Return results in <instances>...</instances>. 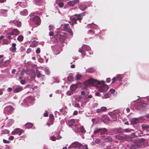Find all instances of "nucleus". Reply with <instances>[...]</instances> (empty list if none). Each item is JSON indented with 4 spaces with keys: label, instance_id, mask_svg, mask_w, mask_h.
Segmentation results:
<instances>
[{
    "label": "nucleus",
    "instance_id": "nucleus-1",
    "mask_svg": "<svg viewBox=\"0 0 149 149\" xmlns=\"http://www.w3.org/2000/svg\"><path fill=\"white\" fill-rule=\"evenodd\" d=\"M101 83H104V82L102 81H97L96 79L91 78L86 81L85 85L87 86H96L97 87L98 85H100L101 84Z\"/></svg>",
    "mask_w": 149,
    "mask_h": 149
},
{
    "label": "nucleus",
    "instance_id": "nucleus-2",
    "mask_svg": "<svg viewBox=\"0 0 149 149\" xmlns=\"http://www.w3.org/2000/svg\"><path fill=\"white\" fill-rule=\"evenodd\" d=\"M20 33L19 31L17 29H13L11 31L7 33L6 36V38L8 39L11 40L13 38L12 36H17L19 35Z\"/></svg>",
    "mask_w": 149,
    "mask_h": 149
},
{
    "label": "nucleus",
    "instance_id": "nucleus-3",
    "mask_svg": "<svg viewBox=\"0 0 149 149\" xmlns=\"http://www.w3.org/2000/svg\"><path fill=\"white\" fill-rule=\"evenodd\" d=\"M56 35L57 37H59L60 41L62 43H63L64 42L68 36L67 33L60 31L57 32Z\"/></svg>",
    "mask_w": 149,
    "mask_h": 149
},
{
    "label": "nucleus",
    "instance_id": "nucleus-4",
    "mask_svg": "<svg viewBox=\"0 0 149 149\" xmlns=\"http://www.w3.org/2000/svg\"><path fill=\"white\" fill-rule=\"evenodd\" d=\"M104 83H101L103 84L100 86H97V87L99 88V91L100 92H103L106 91L109 89V87L107 85L104 84Z\"/></svg>",
    "mask_w": 149,
    "mask_h": 149
},
{
    "label": "nucleus",
    "instance_id": "nucleus-5",
    "mask_svg": "<svg viewBox=\"0 0 149 149\" xmlns=\"http://www.w3.org/2000/svg\"><path fill=\"white\" fill-rule=\"evenodd\" d=\"M71 26L70 24H67L65 25L63 27V29L65 31L68 32L70 35H72L73 33L71 29Z\"/></svg>",
    "mask_w": 149,
    "mask_h": 149
},
{
    "label": "nucleus",
    "instance_id": "nucleus-6",
    "mask_svg": "<svg viewBox=\"0 0 149 149\" xmlns=\"http://www.w3.org/2000/svg\"><path fill=\"white\" fill-rule=\"evenodd\" d=\"M31 20L33 21L35 24L38 25H39L41 24V19L37 15L34 16L32 18Z\"/></svg>",
    "mask_w": 149,
    "mask_h": 149
},
{
    "label": "nucleus",
    "instance_id": "nucleus-7",
    "mask_svg": "<svg viewBox=\"0 0 149 149\" xmlns=\"http://www.w3.org/2000/svg\"><path fill=\"white\" fill-rule=\"evenodd\" d=\"M24 131L19 128H17L15 129L12 132L13 135L18 134L20 135L21 134L24 132Z\"/></svg>",
    "mask_w": 149,
    "mask_h": 149
},
{
    "label": "nucleus",
    "instance_id": "nucleus-8",
    "mask_svg": "<svg viewBox=\"0 0 149 149\" xmlns=\"http://www.w3.org/2000/svg\"><path fill=\"white\" fill-rule=\"evenodd\" d=\"M85 13H86V12H84L79 15H74V17L73 18V20H75V21H81L82 19L81 17L84 15H85Z\"/></svg>",
    "mask_w": 149,
    "mask_h": 149
},
{
    "label": "nucleus",
    "instance_id": "nucleus-9",
    "mask_svg": "<svg viewBox=\"0 0 149 149\" xmlns=\"http://www.w3.org/2000/svg\"><path fill=\"white\" fill-rule=\"evenodd\" d=\"M25 73L27 74H30L32 77H35V71L33 69H27L26 70Z\"/></svg>",
    "mask_w": 149,
    "mask_h": 149
},
{
    "label": "nucleus",
    "instance_id": "nucleus-10",
    "mask_svg": "<svg viewBox=\"0 0 149 149\" xmlns=\"http://www.w3.org/2000/svg\"><path fill=\"white\" fill-rule=\"evenodd\" d=\"M81 146H82V145L77 142H74L71 145V148H79V149H80Z\"/></svg>",
    "mask_w": 149,
    "mask_h": 149
},
{
    "label": "nucleus",
    "instance_id": "nucleus-11",
    "mask_svg": "<svg viewBox=\"0 0 149 149\" xmlns=\"http://www.w3.org/2000/svg\"><path fill=\"white\" fill-rule=\"evenodd\" d=\"M79 2V0H74L72 1H69L67 3L68 5L70 6H74L76 4L78 3Z\"/></svg>",
    "mask_w": 149,
    "mask_h": 149
},
{
    "label": "nucleus",
    "instance_id": "nucleus-12",
    "mask_svg": "<svg viewBox=\"0 0 149 149\" xmlns=\"http://www.w3.org/2000/svg\"><path fill=\"white\" fill-rule=\"evenodd\" d=\"M10 22L13 23L15 25L18 27H20L21 26V22L18 20H15L13 21H11Z\"/></svg>",
    "mask_w": 149,
    "mask_h": 149
},
{
    "label": "nucleus",
    "instance_id": "nucleus-13",
    "mask_svg": "<svg viewBox=\"0 0 149 149\" xmlns=\"http://www.w3.org/2000/svg\"><path fill=\"white\" fill-rule=\"evenodd\" d=\"M16 44L15 43H13L12 44V47L10 48V51L13 52H15L16 50Z\"/></svg>",
    "mask_w": 149,
    "mask_h": 149
},
{
    "label": "nucleus",
    "instance_id": "nucleus-14",
    "mask_svg": "<svg viewBox=\"0 0 149 149\" xmlns=\"http://www.w3.org/2000/svg\"><path fill=\"white\" fill-rule=\"evenodd\" d=\"M131 124L133 125L139 122L138 118H133L130 120Z\"/></svg>",
    "mask_w": 149,
    "mask_h": 149
},
{
    "label": "nucleus",
    "instance_id": "nucleus-15",
    "mask_svg": "<svg viewBox=\"0 0 149 149\" xmlns=\"http://www.w3.org/2000/svg\"><path fill=\"white\" fill-rule=\"evenodd\" d=\"M23 87L20 86H19L18 87L15 88L13 91L14 93H18L22 91L23 90Z\"/></svg>",
    "mask_w": 149,
    "mask_h": 149
},
{
    "label": "nucleus",
    "instance_id": "nucleus-16",
    "mask_svg": "<svg viewBox=\"0 0 149 149\" xmlns=\"http://www.w3.org/2000/svg\"><path fill=\"white\" fill-rule=\"evenodd\" d=\"M5 109L8 112L11 113L14 110V109L12 106H8L5 108Z\"/></svg>",
    "mask_w": 149,
    "mask_h": 149
},
{
    "label": "nucleus",
    "instance_id": "nucleus-17",
    "mask_svg": "<svg viewBox=\"0 0 149 149\" xmlns=\"http://www.w3.org/2000/svg\"><path fill=\"white\" fill-rule=\"evenodd\" d=\"M75 122V120L74 119H72L68 120V126L71 127L74 125Z\"/></svg>",
    "mask_w": 149,
    "mask_h": 149
},
{
    "label": "nucleus",
    "instance_id": "nucleus-18",
    "mask_svg": "<svg viewBox=\"0 0 149 149\" xmlns=\"http://www.w3.org/2000/svg\"><path fill=\"white\" fill-rule=\"evenodd\" d=\"M107 108L105 107H102L101 108V109H98L97 110V113H100L101 111L103 112V111H107Z\"/></svg>",
    "mask_w": 149,
    "mask_h": 149
},
{
    "label": "nucleus",
    "instance_id": "nucleus-19",
    "mask_svg": "<svg viewBox=\"0 0 149 149\" xmlns=\"http://www.w3.org/2000/svg\"><path fill=\"white\" fill-rule=\"evenodd\" d=\"M20 14L22 15L26 16L28 15V11L27 10L24 9V10L21 11L20 13Z\"/></svg>",
    "mask_w": 149,
    "mask_h": 149
},
{
    "label": "nucleus",
    "instance_id": "nucleus-20",
    "mask_svg": "<svg viewBox=\"0 0 149 149\" xmlns=\"http://www.w3.org/2000/svg\"><path fill=\"white\" fill-rule=\"evenodd\" d=\"M25 128L29 129L31 128L33 126V124L30 123H26L25 125Z\"/></svg>",
    "mask_w": 149,
    "mask_h": 149
},
{
    "label": "nucleus",
    "instance_id": "nucleus-21",
    "mask_svg": "<svg viewBox=\"0 0 149 149\" xmlns=\"http://www.w3.org/2000/svg\"><path fill=\"white\" fill-rule=\"evenodd\" d=\"M79 8L81 10L83 11L85 10L87 8V6L85 5H79Z\"/></svg>",
    "mask_w": 149,
    "mask_h": 149
},
{
    "label": "nucleus",
    "instance_id": "nucleus-22",
    "mask_svg": "<svg viewBox=\"0 0 149 149\" xmlns=\"http://www.w3.org/2000/svg\"><path fill=\"white\" fill-rule=\"evenodd\" d=\"M10 43V41L7 39H4L3 40L2 45H8Z\"/></svg>",
    "mask_w": 149,
    "mask_h": 149
},
{
    "label": "nucleus",
    "instance_id": "nucleus-23",
    "mask_svg": "<svg viewBox=\"0 0 149 149\" xmlns=\"http://www.w3.org/2000/svg\"><path fill=\"white\" fill-rule=\"evenodd\" d=\"M141 126L142 129L146 130H147L149 128V126L148 125L146 124L142 125Z\"/></svg>",
    "mask_w": 149,
    "mask_h": 149
},
{
    "label": "nucleus",
    "instance_id": "nucleus-24",
    "mask_svg": "<svg viewBox=\"0 0 149 149\" xmlns=\"http://www.w3.org/2000/svg\"><path fill=\"white\" fill-rule=\"evenodd\" d=\"M77 86L76 85L73 84L70 86V89L73 91V92L77 88Z\"/></svg>",
    "mask_w": 149,
    "mask_h": 149
},
{
    "label": "nucleus",
    "instance_id": "nucleus-25",
    "mask_svg": "<svg viewBox=\"0 0 149 149\" xmlns=\"http://www.w3.org/2000/svg\"><path fill=\"white\" fill-rule=\"evenodd\" d=\"M105 142H111L112 141V139L110 136H108L104 139Z\"/></svg>",
    "mask_w": 149,
    "mask_h": 149
},
{
    "label": "nucleus",
    "instance_id": "nucleus-26",
    "mask_svg": "<svg viewBox=\"0 0 149 149\" xmlns=\"http://www.w3.org/2000/svg\"><path fill=\"white\" fill-rule=\"evenodd\" d=\"M38 43V42H37L36 41H33L31 43V46L33 47H34L37 45Z\"/></svg>",
    "mask_w": 149,
    "mask_h": 149
},
{
    "label": "nucleus",
    "instance_id": "nucleus-27",
    "mask_svg": "<svg viewBox=\"0 0 149 149\" xmlns=\"http://www.w3.org/2000/svg\"><path fill=\"white\" fill-rule=\"evenodd\" d=\"M124 130L121 128H118L115 129V131L117 133H121L123 132Z\"/></svg>",
    "mask_w": 149,
    "mask_h": 149
},
{
    "label": "nucleus",
    "instance_id": "nucleus-28",
    "mask_svg": "<svg viewBox=\"0 0 149 149\" xmlns=\"http://www.w3.org/2000/svg\"><path fill=\"white\" fill-rule=\"evenodd\" d=\"M8 10H6L1 9L0 10L1 13L2 14H4V15L7 16V13Z\"/></svg>",
    "mask_w": 149,
    "mask_h": 149
},
{
    "label": "nucleus",
    "instance_id": "nucleus-29",
    "mask_svg": "<svg viewBox=\"0 0 149 149\" xmlns=\"http://www.w3.org/2000/svg\"><path fill=\"white\" fill-rule=\"evenodd\" d=\"M81 77V75L80 74H77L75 77V80H79L80 79Z\"/></svg>",
    "mask_w": 149,
    "mask_h": 149
},
{
    "label": "nucleus",
    "instance_id": "nucleus-30",
    "mask_svg": "<svg viewBox=\"0 0 149 149\" xmlns=\"http://www.w3.org/2000/svg\"><path fill=\"white\" fill-rule=\"evenodd\" d=\"M24 39V37L22 35H19L17 38V40L19 42L22 41Z\"/></svg>",
    "mask_w": 149,
    "mask_h": 149
},
{
    "label": "nucleus",
    "instance_id": "nucleus-31",
    "mask_svg": "<svg viewBox=\"0 0 149 149\" xmlns=\"http://www.w3.org/2000/svg\"><path fill=\"white\" fill-rule=\"evenodd\" d=\"M36 72L37 74V77L38 78L40 77H41V76H42V74H41V73L40 72L39 70L38 69H36Z\"/></svg>",
    "mask_w": 149,
    "mask_h": 149
},
{
    "label": "nucleus",
    "instance_id": "nucleus-32",
    "mask_svg": "<svg viewBox=\"0 0 149 149\" xmlns=\"http://www.w3.org/2000/svg\"><path fill=\"white\" fill-rule=\"evenodd\" d=\"M136 148H139L141 146V143L139 141H137L135 143Z\"/></svg>",
    "mask_w": 149,
    "mask_h": 149
},
{
    "label": "nucleus",
    "instance_id": "nucleus-33",
    "mask_svg": "<svg viewBox=\"0 0 149 149\" xmlns=\"http://www.w3.org/2000/svg\"><path fill=\"white\" fill-rule=\"evenodd\" d=\"M80 131L81 133H85L86 130L84 128L83 126H81L80 127Z\"/></svg>",
    "mask_w": 149,
    "mask_h": 149
},
{
    "label": "nucleus",
    "instance_id": "nucleus-34",
    "mask_svg": "<svg viewBox=\"0 0 149 149\" xmlns=\"http://www.w3.org/2000/svg\"><path fill=\"white\" fill-rule=\"evenodd\" d=\"M79 52L81 53L82 55H86V52L83 50L82 48L79 49Z\"/></svg>",
    "mask_w": 149,
    "mask_h": 149
},
{
    "label": "nucleus",
    "instance_id": "nucleus-35",
    "mask_svg": "<svg viewBox=\"0 0 149 149\" xmlns=\"http://www.w3.org/2000/svg\"><path fill=\"white\" fill-rule=\"evenodd\" d=\"M26 98L27 100L31 101H33L34 100V98L33 97L31 96H29L27 97Z\"/></svg>",
    "mask_w": 149,
    "mask_h": 149
},
{
    "label": "nucleus",
    "instance_id": "nucleus-36",
    "mask_svg": "<svg viewBox=\"0 0 149 149\" xmlns=\"http://www.w3.org/2000/svg\"><path fill=\"white\" fill-rule=\"evenodd\" d=\"M83 47L87 50H89L91 49L90 47L87 45H83Z\"/></svg>",
    "mask_w": 149,
    "mask_h": 149
},
{
    "label": "nucleus",
    "instance_id": "nucleus-37",
    "mask_svg": "<svg viewBox=\"0 0 149 149\" xmlns=\"http://www.w3.org/2000/svg\"><path fill=\"white\" fill-rule=\"evenodd\" d=\"M73 91L70 89V90L68 91L67 93V94L68 95H70L73 94Z\"/></svg>",
    "mask_w": 149,
    "mask_h": 149
},
{
    "label": "nucleus",
    "instance_id": "nucleus-38",
    "mask_svg": "<svg viewBox=\"0 0 149 149\" xmlns=\"http://www.w3.org/2000/svg\"><path fill=\"white\" fill-rule=\"evenodd\" d=\"M56 3L58 4V6L61 8H62L64 6V3L62 2L58 3Z\"/></svg>",
    "mask_w": 149,
    "mask_h": 149
},
{
    "label": "nucleus",
    "instance_id": "nucleus-39",
    "mask_svg": "<svg viewBox=\"0 0 149 149\" xmlns=\"http://www.w3.org/2000/svg\"><path fill=\"white\" fill-rule=\"evenodd\" d=\"M117 78L118 80L119 81H121V79L123 78L121 75L120 74L117 75Z\"/></svg>",
    "mask_w": 149,
    "mask_h": 149
},
{
    "label": "nucleus",
    "instance_id": "nucleus-40",
    "mask_svg": "<svg viewBox=\"0 0 149 149\" xmlns=\"http://www.w3.org/2000/svg\"><path fill=\"white\" fill-rule=\"evenodd\" d=\"M73 22H70V25L71 26V27L73 28L74 24H77V21H75V20H73Z\"/></svg>",
    "mask_w": 149,
    "mask_h": 149
},
{
    "label": "nucleus",
    "instance_id": "nucleus-41",
    "mask_svg": "<svg viewBox=\"0 0 149 149\" xmlns=\"http://www.w3.org/2000/svg\"><path fill=\"white\" fill-rule=\"evenodd\" d=\"M102 129H96L95 130L94 133L95 134L98 133Z\"/></svg>",
    "mask_w": 149,
    "mask_h": 149
},
{
    "label": "nucleus",
    "instance_id": "nucleus-42",
    "mask_svg": "<svg viewBox=\"0 0 149 149\" xmlns=\"http://www.w3.org/2000/svg\"><path fill=\"white\" fill-rule=\"evenodd\" d=\"M87 72L89 73H93L94 72V70L92 68H88L86 70Z\"/></svg>",
    "mask_w": 149,
    "mask_h": 149
},
{
    "label": "nucleus",
    "instance_id": "nucleus-43",
    "mask_svg": "<svg viewBox=\"0 0 149 149\" xmlns=\"http://www.w3.org/2000/svg\"><path fill=\"white\" fill-rule=\"evenodd\" d=\"M68 78V81H73L74 79V78L71 76H69Z\"/></svg>",
    "mask_w": 149,
    "mask_h": 149
},
{
    "label": "nucleus",
    "instance_id": "nucleus-44",
    "mask_svg": "<svg viewBox=\"0 0 149 149\" xmlns=\"http://www.w3.org/2000/svg\"><path fill=\"white\" fill-rule=\"evenodd\" d=\"M34 2L37 3L40 2H43L44 3H45V2L44 1V0H34Z\"/></svg>",
    "mask_w": 149,
    "mask_h": 149
},
{
    "label": "nucleus",
    "instance_id": "nucleus-45",
    "mask_svg": "<svg viewBox=\"0 0 149 149\" xmlns=\"http://www.w3.org/2000/svg\"><path fill=\"white\" fill-rule=\"evenodd\" d=\"M109 97V95L108 93H105L104 94L103 97V98H107Z\"/></svg>",
    "mask_w": 149,
    "mask_h": 149
},
{
    "label": "nucleus",
    "instance_id": "nucleus-46",
    "mask_svg": "<svg viewBox=\"0 0 149 149\" xmlns=\"http://www.w3.org/2000/svg\"><path fill=\"white\" fill-rule=\"evenodd\" d=\"M130 148L131 149H136V145L135 143L134 144H132L130 147Z\"/></svg>",
    "mask_w": 149,
    "mask_h": 149
},
{
    "label": "nucleus",
    "instance_id": "nucleus-47",
    "mask_svg": "<svg viewBox=\"0 0 149 149\" xmlns=\"http://www.w3.org/2000/svg\"><path fill=\"white\" fill-rule=\"evenodd\" d=\"M123 137L122 136H120L119 135H117L116 136V138L118 140L122 139H123Z\"/></svg>",
    "mask_w": 149,
    "mask_h": 149
},
{
    "label": "nucleus",
    "instance_id": "nucleus-48",
    "mask_svg": "<svg viewBox=\"0 0 149 149\" xmlns=\"http://www.w3.org/2000/svg\"><path fill=\"white\" fill-rule=\"evenodd\" d=\"M88 34L91 35H93L95 34V32L92 30H89L88 32Z\"/></svg>",
    "mask_w": 149,
    "mask_h": 149
},
{
    "label": "nucleus",
    "instance_id": "nucleus-49",
    "mask_svg": "<svg viewBox=\"0 0 149 149\" xmlns=\"http://www.w3.org/2000/svg\"><path fill=\"white\" fill-rule=\"evenodd\" d=\"M107 130L105 128L102 129L101 130V133L104 134L106 132Z\"/></svg>",
    "mask_w": 149,
    "mask_h": 149
},
{
    "label": "nucleus",
    "instance_id": "nucleus-50",
    "mask_svg": "<svg viewBox=\"0 0 149 149\" xmlns=\"http://www.w3.org/2000/svg\"><path fill=\"white\" fill-rule=\"evenodd\" d=\"M3 55H0V64H1L3 61Z\"/></svg>",
    "mask_w": 149,
    "mask_h": 149
},
{
    "label": "nucleus",
    "instance_id": "nucleus-51",
    "mask_svg": "<svg viewBox=\"0 0 149 149\" xmlns=\"http://www.w3.org/2000/svg\"><path fill=\"white\" fill-rule=\"evenodd\" d=\"M10 63V60H8L4 62V65H7L9 64Z\"/></svg>",
    "mask_w": 149,
    "mask_h": 149
},
{
    "label": "nucleus",
    "instance_id": "nucleus-52",
    "mask_svg": "<svg viewBox=\"0 0 149 149\" xmlns=\"http://www.w3.org/2000/svg\"><path fill=\"white\" fill-rule=\"evenodd\" d=\"M49 119H54V115L52 114H50L49 115Z\"/></svg>",
    "mask_w": 149,
    "mask_h": 149
},
{
    "label": "nucleus",
    "instance_id": "nucleus-53",
    "mask_svg": "<svg viewBox=\"0 0 149 149\" xmlns=\"http://www.w3.org/2000/svg\"><path fill=\"white\" fill-rule=\"evenodd\" d=\"M134 130L132 129L129 130V129H126L125 130V132H130L132 131H133Z\"/></svg>",
    "mask_w": 149,
    "mask_h": 149
},
{
    "label": "nucleus",
    "instance_id": "nucleus-54",
    "mask_svg": "<svg viewBox=\"0 0 149 149\" xmlns=\"http://www.w3.org/2000/svg\"><path fill=\"white\" fill-rule=\"evenodd\" d=\"M145 141V139L143 138H141L139 140V142L140 143L141 142L142 143H143Z\"/></svg>",
    "mask_w": 149,
    "mask_h": 149
},
{
    "label": "nucleus",
    "instance_id": "nucleus-55",
    "mask_svg": "<svg viewBox=\"0 0 149 149\" xmlns=\"http://www.w3.org/2000/svg\"><path fill=\"white\" fill-rule=\"evenodd\" d=\"M40 48L39 47L37 48L36 51V53L37 54L40 53Z\"/></svg>",
    "mask_w": 149,
    "mask_h": 149
},
{
    "label": "nucleus",
    "instance_id": "nucleus-56",
    "mask_svg": "<svg viewBox=\"0 0 149 149\" xmlns=\"http://www.w3.org/2000/svg\"><path fill=\"white\" fill-rule=\"evenodd\" d=\"M45 72L47 74V75H49L50 74V72L49 70L48 69H46L45 70Z\"/></svg>",
    "mask_w": 149,
    "mask_h": 149
},
{
    "label": "nucleus",
    "instance_id": "nucleus-57",
    "mask_svg": "<svg viewBox=\"0 0 149 149\" xmlns=\"http://www.w3.org/2000/svg\"><path fill=\"white\" fill-rule=\"evenodd\" d=\"M81 147L83 148L84 149H88L87 145H82V146H81Z\"/></svg>",
    "mask_w": 149,
    "mask_h": 149
},
{
    "label": "nucleus",
    "instance_id": "nucleus-58",
    "mask_svg": "<svg viewBox=\"0 0 149 149\" xmlns=\"http://www.w3.org/2000/svg\"><path fill=\"white\" fill-rule=\"evenodd\" d=\"M51 140L53 141H55L56 140V138L54 136H51Z\"/></svg>",
    "mask_w": 149,
    "mask_h": 149
},
{
    "label": "nucleus",
    "instance_id": "nucleus-59",
    "mask_svg": "<svg viewBox=\"0 0 149 149\" xmlns=\"http://www.w3.org/2000/svg\"><path fill=\"white\" fill-rule=\"evenodd\" d=\"M54 121V119H49V122L51 124H53Z\"/></svg>",
    "mask_w": 149,
    "mask_h": 149
},
{
    "label": "nucleus",
    "instance_id": "nucleus-60",
    "mask_svg": "<svg viewBox=\"0 0 149 149\" xmlns=\"http://www.w3.org/2000/svg\"><path fill=\"white\" fill-rule=\"evenodd\" d=\"M31 51V49L30 48H28L26 50V52L27 53L29 54Z\"/></svg>",
    "mask_w": 149,
    "mask_h": 149
},
{
    "label": "nucleus",
    "instance_id": "nucleus-61",
    "mask_svg": "<svg viewBox=\"0 0 149 149\" xmlns=\"http://www.w3.org/2000/svg\"><path fill=\"white\" fill-rule=\"evenodd\" d=\"M74 107H77L79 108H80V104L79 103H76Z\"/></svg>",
    "mask_w": 149,
    "mask_h": 149
},
{
    "label": "nucleus",
    "instance_id": "nucleus-62",
    "mask_svg": "<svg viewBox=\"0 0 149 149\" xmlns=\"http://www.w3.org/2000/svg\"><path fill=\"white\" fill-rule=\"evenodd\" d=\"M111 79L109 78H108L106 79V82L107 83H109L110 82Z\"/></svg>",
    "mask_w": 149,
    "mask_h": 149
},
{
    "label": "nucleus",
    "instance_id": "nucleus-63",
    "mask_svg": "<svg viewBox=\"0 0 149 149\" xmlns=\"http://www.w3.org/2000/svg\"><path fill=\"white\" fill-rule=\"evenodd\" d=\"M110 91L112 93H113L115 91V90L114 89L112 88L110 89Z\"/></svg>",
    "mask_w": 149,
    "mask_h": 149
},
{
    "label": "nucleus",
    "instance_id": "nucleus-64",
    "mask_svg": "<svg viewBox=\"0 0 149 149\" xmlns=\"http://www.w3.org/2000/svg\"><path fill=\"white\" fill-rule=\"evenodd\" d=\"M25 71L26 70L24 69H23L21 73V74L22 75H23L24 74V72H25Z\"/></svg>",
    "mask_w": 149,
    "mask_h": 149
}]
</instances>
